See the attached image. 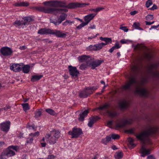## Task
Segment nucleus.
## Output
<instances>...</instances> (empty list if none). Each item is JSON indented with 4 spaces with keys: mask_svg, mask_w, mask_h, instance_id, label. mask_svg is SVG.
Here are the masks:
<instances>
[{
    "mask_svg": "<svg viewBox=\"0 0 159 159\" xmlns=\"http://www.w3.org/2000/svg\"><path fill=\"white\" fill-rule=\"evenodd\" d=\"M138 69L137 66H133L131 68V71L134 74L131 75L129 78V80L126 84L122 87V89L124 90H128L130 89L131 86L134 84L136 88L134 93L137 94L139 95L145 97H147L149 93L146 89L141 88L143 84L147 83L148 80L146 78H143L140 82L138 81L136 79V74Z\"/></svg>",
    "mask_w": 159,
    "mask_h": 159,
    "instance_id": "obj_1",
    "label": "nucleus"
},
{
    "mask_svg": "<svg viewBox=\"0 0 159 159\" xmlns=\"http://www.w3.org/2000/svg\"><path fill=\"white\" fill-rule=\"evenodd\" d=\"M158 130V129L157 127L154 126H149L145 130L136 135V137L143 143L140 149L142 157H144L145 155L150 153L151 149H146L145 148V145L146 144H151L149 136L151 134L156 133Z\"/></svg>",
    "mask_w": 159,
    "mask_h": 159,
    "instance_id": "obj_2",
    "label": "nucleus"
},
{
    "mask_svg": "<svg viewBox=\"0 0 159 159\" xmlns=\"http://www.w3.org/2000/svg\"><path fill=\"white\" fill-rule=\"evenodd\" d=\"M60 136V132L57 130H54L51 131L49 133L46 134L44 137L41 140V144L43 147H45L46 143L45 142L43 143L45 140L47 143L50 145H53L56 143L58 139Z\"/></svg>",
    "mask_w": 159,
    "mask_h": 159,
    "instance_id": "obj_3",
    "label": "nucleus"
},
{
    "mask_svg": "<svg viewBox=\"0 0 159 159\" xmlns=\"http://www.w3.org/2000/svg\"><path fill=\"white\" fill-rule=\"evenodd\" d=\"M38 33L41 34H54L58 38H65L66 36V33H63L60 30H52L49 29H41L38 31Z\"/></svg>",
    "mask_w": 159,
    "mask_h": 159,
    "instance_id": "obj_4",
    "label": "nucleus"
},
{
    "mask_svg": "<svg viewBox=\"0 0 159 159\" xmlns=\"http://www.w3.org/2000/svg\"><path fill=\"white\" fill-rule=\"evenodd\" d=\"M19 149L17 146H11L4 150L2 152L7 157H11L15 155V151H17Z\"/></svg>",
    "mask_w": 159,
    "mask_h": 159,
    "instance_id": "obj_5",
    "label": "nucleus"
},
{
    "mask_svg": "<svg viewBox=\"0 0 159 159\" xmlns=\"http://www.w3.org/2000/svg\"><path fill=\"white\" fill-rule=\"evenodd\" d=\"M43 4L45 5L53 7H66V3L62 1H48L43 2Z\"/></svg>",
    "mask_w": 159,
    "mask_h": 159,
    "instance_id": "obj_6",
    "label": "nucleus"
},
{
    "mask_svg": "<svg viewBox=\"0 0 159 159\" xmlns=\"http://www.w3.org/2000/svg\"><path fill=\"white\" fill-rule=\"evenodd\" d=\"M133 120L132 119H129L124 120L122 122H121L118 120L116 125V128H120L124 127L126 125L130 124L133 123Z\"/></svg>",
    "mask_w": 159,
    "mask_h": 159,
    "instance_id": "obj_7",
    "label": "nucleus"
},
{
    "mask_svg": "<svg viewBox=\"0 0 159 159\" xmlns=\"http://www.w3.org/2000/svg\"><path fill=\"white\" fill-rule=\"evenodd\" d=\"M44 11L45 13H54L56 14H57L55 13L54 12H56L57 13L59 14L60 13H61L62 11L66 12L68 11L67 9H55L45 7L44 8Z\"/></svg>",
    "mask_w": 159,
    "mask_h": 159,
    "instance_id": "obj_8",
    "label": "nucleus"
},
{
    "mask_svg": "<svg viewBox=\"0 0 159 159\" xmlns=\"http://www.w3.org/2000/svg\"><path fill=\"white\" fill-rule=\"evenodd\" d=\"M89 3H80L78 2L70 3L66 5V7L68 8H74L77 7H85L86 5H89Z\"/></svg>",
    "mask_w": 159,
    "mask_h": 159,
    "instance_id": "obj_9",
    "label": "nucleus"
},
{
    "mask_svg": "<svg viewBox=\"0 0 159 159\" xmlns=\"http://www.w3.org/2000/svg\"><path fill=\"white\" fill-rule=\"evenodd\" d=\"M82 133V132L81 129L75 128L73 129L72 131H70L68 132V134L72 136V138H78Z\"/></svg>",
    "mask_w": 159,
    "mask_h": 159,
    "instance_id": "obj_10",
    "label": "nucleus"
},
{
    "mask_svg": "<svg viewBox=\"0 0 159 159\" xmlns=\"http://www.w3.org/2000/svg\"><path fill=\"white\" fill-rule=\"evenodd\" d=\"M11 123L9 121L3 122L0 124L1 130L5 133H7L10 129Z\"/></svg>",
    "mask_w": 159,
    "mask_h": 159,
    "instance_id": "obj_11",
    "label": "nucleus"
},
{
    "mask_svg": "<svg viewBox=\"0 0 159 159\" xmlns=\"http://www.w3.org/2000/svg\"><path fill=\"white\" fill-rule=\"evenodd\" d=\"M0 52L2 54L5 56H7L11 55L13 51L12 49L7 47H3L0 50Z\"/></svg>",
    "mask_w": 159,
    "mask_h": 159,
    "instance_id": "obj_12",
    "label": "nucleus"
},
{
    "mask_svg": "<svg viewBox=\"0 0 159 159\" xmlns=\"http://www.w3.org/2000/svg\"><path fill=\"white\" fill-rule=\"evenodd\" d=\"M23 63L13 64L10 67V69L15 72H18L21 70V66H23Z\"/></svg>",
    "mask_w": 159,
    "mask_h": 159,
    "instance_id": "obj_13",
    "label": "nucleus"
},
{
    "mask_svg": "<svg viewBox=\"0 0 159 159\" xmlns=\"http://www.w3.org/2000/svg\"><path fill=\"white\" fill-rule=\"evenodd\" d=\"M68 69L70 75L73 77L77 76L79 74L76 68L75 67L70 66L68 67Z\"/></svg>",
    "mask_w": 159,
    "mask_h": 159,
    "instance_id": "obj_14",
    "label": "nucleus"
},
{
    "mask_svg": "<svg viewBox=\"0 0 159 159\" xmlns=\"http://www.w3.org/2000/svg\"><path fill=\"white\" fill-rule=\"evenodd\" d=\"M102 63V61L99 60H97L93 61H89V66L91 67V68L93 69H95V68L99 66Z\"/></svg>",
    "mask_w": 159,
    "mask_h": 159,
    "instance_id": "obj_15",
    "label": "nucleus"
},
{
    "mask_svg": "<svg viewBox=\"0 0 159 159\" xmlns=\"http://www.w3.org/2000/svg\"><path fill=\"white\" fill-rule=\"evenodd\" d=\"M92 93V92L91 91H89L88 89V88H87L83 91L80 92L79 96L81 98H86Z\"/></svg>",
    "mask_w": 159,
    "mask_h": 159,
    "instance_id": "obj_16",
    "label": "nucleus"
},
{
    "mask_svg": "<svg viewBox=\"0 0 159 159\" xmlns=\"http://www.w3.org/2000/svg\"><path fill=\"white\" fill-rule=\"evenodd\" d=\"M96 15V14L92 13L85 16L84 17V20L85 21L84 22L87 25L90 21L93 19Z\"/></svg>",
    "mask_w": 159,
    "mask_h": 159,
    "instance_id": "obj_17",
    "label": "nucleus"
},
{
    "mask_svg": "<svg viewBox=\"0 0 159 159\" xmlns=\"http://www.w3.org/2000/svg\"><path fill=\"white\" fill-rule=\"evenodd\" d=\"M78 59L79 61L81 62L85 61L86 62H89L91 60L90 57L86 55H83L79 57Z\"/></svg>",
    "mask_w": 159,
    "mask_h": 159,
    "instance_id": "obj_18",
    "label": "nucleus"
},
{
    "mask_svg": "<svg viewBox=\"0 0 159 159\" xmlns=\"http://www.w3.org/2000/svg\"><path fill=\"white\" fill-rule=\"evenodd\" d=\"M97 117H92L90 118L88 124V126L91 127L96 122L97 120Z\"/></svg>",
    "mask_w": 159,
    "mask_h": 159,
    "instance_id": "obj_19",
    "label": "nucleus"
},
{
    "mask_svg": "<svg viewBox=\"0 0 159 159\" xmlns=\"http://www.w3.org/2000/svg\"><path fill=\"white\" fill-rule=\"evenodd\" d=\"M32 20V19L30 17H25L24 18V20H22L24 27L26 25H28L30 22Z\"/></svg>",
    "mask_w": 159,
    "mask_h": 159,
    "instance_id": "obj_20",
    "label": "nucleus"
},
{
    "mask_svg": "<svg viewBox=\"0 0 159 159\" xmlns=\"http://www.w3.org/2000/svg\"><path fill=\"white\" fill-rule=\"evenodd\" d=\"M129 105L128 102L125 100L119 103V106L122 109L127 108Z\"/></svg>",
    "mask_w": 159,
    "mask_h": 159,
    "instance_id": "obj_21",
    "label": "nucleus"
},
{
    "mask_svg": "<svg viewBox=\"0 0 159 159\" xmlns=\"http://www.w3.org/2000/svg\"><path fill=\"white\" fill-rule=\"evenodd\" d=\"M88 112L89 111L88 110H85L82 113L80 114L79 120L80 121H83L84 120V118L86 116Z\"/></svg>",
    "mask_w": 159,
    "mask_h": 159,
    "instance_id": "obj_22",
    "label": "nucleus"
},
{
    "mask_svg": "<svg viewBox=\"0 0 159 159\" xmlns=\"http://www.w3.org/2000/svg\"><path fill=\"white\" fill-rule=\"evenodd\" d=\"M14 5L16 7H27L29 5V4L25 2H18L14 3Z\"/></svg>",
    "mask_w": 159,
    "mask_h": 159,
    "instance_id": "obj_23",
    "label": "nucleus"
},
{
    "mask_svg": "<svg viewBox=\"0 0 159 159\" xmlns=\"http://www.w3.org/2000/svg\"><path fill=\"white\" fill-rule=\"evenodd\" d=\"M21 70L25 73L27 74L29 73L30 71V66L29 65H24L21 66Z\"/></svg>",
    "mask_w": 159,
    "mask_h": 159,
    "instance_id": "obj_24",
    "label": "nucleus"
},
{
    "mask_svg": "<svg viewBox=\"0 0 159 159\" xmlns=\"http://www.w3.org/2000/svg\"><path fill=\"white\" fill-rule=\"evenodd\" d=\"M121 45H120V44L118 42H116L115 45L112 48H111L109 51V52L111 53L113 51L116 49H118L120 48Z\"/></svg>",
    "mask_w": 159,
    "mask_h": 159,
    "instance_id": "obj_25",
    "label": "nucleus"
},
{
    "mask_svg": "<svg viewBox=\"0 0 159 159\" xmlns=\"http://www.w3.org/2000/svg\"><path fill=\"white\" fill-rule=\"evenodd\" d=\"M107 113L110 117L113 118L117 115V113L116 112L112 110H107Z\"/></svg>",
    "mask_w": 159,
    "mask_h": 159,
    "instance_id": "obj_26",
    "label": "nucleus"
},
{
    "mask_svg": "<svg viewBox=\"0 0 159 159\" xmlns=\"http://www.w3.org/2000/svg\"><path fill=\"white\" fill-rule=\"evenodd\" d=\"M43 76L41 75H35L32 76L31 80L33 82H34L36 81L39 80Z\"/></svg>",
    "mask_w": 159,
    "mask_h": 159,
    "instance_id": "obj_27",
    "label": "nucleus"
},
{
    "mask_svg": "<svg viewBox=\"0 0 159 159\" xmlns=\"http://www.w3.org/2000/svg\"><path fill=\"white\" fill-rule=\"evenodd\" d=\"M105 45V44H104L103 43H101L95 44L96 51L101 49Z\"/></svg>",
    "mask_w": 159,
    "mask_h": 159,
    "instance_id": "obj_28",
    "label": "nucleus"
},
{
    "mask_svg": "<svg viewBox=\"0 0 159 159\" xmlns=\"http://www.w3.org/2000/svg\"><path fill=\"white\" fill-rule=\"evenodd\" d=\"M22 20H16L14 23V24L16 27L19 26L24 28Z\"/></svg>",
    "mask_w": 159,
    "mask_h": 159,
    "instance_id": "obj_29",
    "label": "nucleus"
},
{
    "mask_svg": "<svg viewBox=\"0 0 159 159\" xmlns=\"http://www.w3.org/2000/svg\"><path fill=\"white\" fill-rule=\"evenodd\" d=\"M128 140L129 143V147L131 148H132L135 146V144L133 143L134 141L133 139L131 138H129L128 139Z\"/></svg>",
    "mask_w": 159,
    "mask_h": 159,
    "instance_id": "obj_30",
    "label": "nucleus"
},
{
    "mask_svg": "<svg viewBox=\"0 0 159 159\" xmlns=\"http://www.w3.org/2000/svg\"><path fill=\"white\" fill-rule=\"evenodd\" d=\"M67 16V15L65 13H63L60 16V17L58 18V20L60 22V24L65 19Z\"/></svg>",
    "mask_w": 159,
    "mask_h": 159,
    "instance_id": "obj_31",
    "label": "nucleus"
},
{
    "mask_svg": "<svg viewBox=\"0 0 159 159\" xmlns=\"http://www.w3.org/2000/svg\"><path fill=\"white\" fill-rule=\"evenodd\" d=\"M140 25V24L139 22H135L134 23L132 27L133 28L136 29L143 30V29L139 27Z\"/></svg>",
    "mask_w": 159,
    "mask_h": 159,
    "instance_id": "obj_32",
    "label": "nucleus"
},
{
    "mask_svg": "<svg viewBox=\"0 0 159 159\" xmlns=\"http://www.w3.org/2000/svg\"><path fill=\"white\" fill-rule=\"evenodd\" d=\"M88 66H89V62H86V64H82L80 66L79 68L80 69L83 70L87 68Z\"/></svg>",
    "mask_w": 159,
    "mask_h": 159,
    "instance_id": "obj_33",
    "label": "nucleus"
},
{
    "mask_svg": "<svg viewBox=\"0 0 159 159\" xmlns=\"http://www.w3.org/2000/svg\"><path fill=\"white\" fill-rule=\"evenodd\" d=\"M146 48L145 46L139 44H138L134 46V49L136 50H142L143 48Z\"/></svg>",
    "mask_w": 159,
    "mask_h": 159,
    "instance_id": "obj_34",
    "label": "nucleus"
},
{
    "mask_svg": "<svg viewBox=\"0 0 159 159\" xmlns=\"http://www.w3.org/2000/svg\"><path fill=\"white\" fill-rule=\"evenodd\" d=\"M123 153L121 152H116L115 155V157L116 159H120L122 158Z\"/></svg>",
    "mask_w": 159,
    "mask_h": 159,
    "instance_id": "obj_35",
    "label": "nucleus"
},
{
    "mask_svg": "<svg viewBox=\"0 0 159 159\" xmlns=\"http://www.w3.org/2000/svg\"><path fill=\"white\" fill-rule=\"evenodd\" d=\"M21 105L23 107V110L25 111H26L30 109L29 105L28 103H22L21 104Z\"/></svg>",
    "mask_w": 159,
    "mask_h": 159,
    "instance_id": "obj_36",
    "label": "nucleus"
},
{
    "mask_svg": "<svg viewBox=\"0 0 159 159\" xmlns=\"http://www.w3.org/2000/svg\"><path fill=\"white\" fill-rule=\"evenodd\" d=\"M74 23V21H71L70 20H66L65 22L62 23V25L64 26H66L67 25H71Z\"/></svg>",
    "mask_w": 159,
    "mask_h": 159,
    "instance_id": "obj_37",
    "label": "nucleus"
},
{
    "mask_svg": "<svg viewBox=\"0 0 159 159\" xmlns=\"http://www.w3.org/2000/svg\"><path fill=\"white\" fill-rule=\"evenodd\" d=\"M42 110L39 109L36 111L35 112V117L38 118L40 117L42 114Z\"/></svg>",
    "mask_w": 159,
    "mask_h": 159,
    "instance_id": "obj_38",
    "label": "nucleus"
},
{
    "mask_svg": "<svg viewBox=\"0 0 159 159\" xmlns=\"http://www.w3.org/2000/svg\"><path fill=\"white\" fill-rule=\"evenodd\" d=\"M50 22L51 23H53L55 25H58L60 24V22L58 20L55 19H50Z\"/></svg>",
    "mask_w": 159,
    "mask_h": 159,
    "instance_id": "obj_39",
    "label": "nucleus"
},
{
    "mask_svg": "<svg viewBox=\"0 0 159 159\" xmlns=\"http://www.w3.org/2000/svg\"><path fill=\"white\" fill-rule=\"evenodd\" d=\"M46 111L48 114L54 115L56 114L55 112L53 110L51 109H47L46 110Z\"/></svg>",
    "mask_w": 159,
    "mask_h": 159,
    "instance_id": "obj_40",
    "label": "nucleus"
},
{
    "mask_svg": "<svg viewBox=\"0 0 159 159\" xmlns=\"http://www.w3.org/2000/svg\"><path fill=\"white\" fill-rule=\"evenodd\" d=\"M99 87L98 86H94L90 87H88V89L90 91H91L93 93V91H94L96 90Z\"/></svg>",
    "mask_w": 159,
    "mask_h": 159,
    "instance_id": "obj_41",
    "label": "nucleus"
},
{
    "mask_svg": "<svg viewBox=\"0 0 159 159\" xmlns=\"http://www.w3.org/2000/svg\"><path fill=\"white\" fill-rule=\"evenodd\" d=\"M87 49L90 51H96L95 45H91L87 47Z\"/></svg>",
    "mask_w": 159,
    "mask_h": 159,
    "instance_id": "obj_42",
    "label": "nucleus"
},
{
    "mask_svg": "<svg viewBox=\"0 0 159 159\" xmlns=\"http://www.w3.org/2000/svg\"><path fill=\"white\" fill-rule=\"evenodd\" d=\"M82 22V23L81 24H80L77 27V29L79 30H80L82 28L87 25L85 22Z\"/></svg>",
    "mask_w": 159,
    "mask_h": 159,
    "instance_id": "obj_43",
    "label": "nucleus"
},
{
    "mask_svg": "<svg viewBox=\"0 0 159 159\" xmlns=\"http://www.w3.org/2000/svg\"><path fill=\"white\" fill-rule=\"evenodd\" d=\"M33 141V139L32 138H28L27 139L26 142L25 144H30L32 143Z\"/></svg>",
    "mask_w": 159,
    "mask_h": 159,
    "instance_id": "obj_44",
    "label": "nucleus"
},
{
    "mask_svg": "<svg viewBox=\"0 0 159 159\" xmlns=\"http://www.w3.org/2000/svg\"><path fill=\"white\" fill-rule=\"evenodd\" d=\"M152 4V2L151 0H148L146 2V6L147 7H149Z\"/></svg>",
    "mask_w": 159,
    "mask_h": 159,
    "instance_id": "obj_45",
    "label": "nucleus"
},
{
    "mask_svg": "<svg viewBox=\"0 0 159 159\" xmlns=\"http://www.w3.org/2000/svg\"><path fill=\"white\" fill-rule=\"evenodd\" d=\"M111 135L112 139H117L120 138V136L118 134H112Z\"/></svg>",
    "mask_w": 159,
    "mask_h": 159,
    "instance_id": "obj_46",
    "label": "nucleus"
},
{
    "mask_svg": "<svg viewBox=\"0 0 159 159\" xmlns=\"http://www.w3.org/2000/svg\"><path fill=\"white\" fill-rule=\"evenodd\" d=\"M130 41L128 39H122L120 40V42L122 44H128Z\"/></svg>",
    "mask_w": 159,
    "mask_h": 159,
    "instance_id": "obj_47",
    "label": "nucleus"
},
{
    "mask_svg": "<svg viewBox=\"0 0 159 159\" xmlns=\"http://www.w3.org/2000/svg\"><path fill=\"white\" fill-rule=\"evenodd\" d=\"M105 43H104V44H105V45L108 44L109 43H111L112 42L111 39L110 38H106V39L105 41Z\"/></svg>",
    "mask_w": 159,
    "mask_h": 159,
    "instance_id": "obj_48",
    "label": "nucleus"
},
{
    "mask_svg": "<svg viewBox=\"0 0 159 159\" xmlns=\"http://www.w3.org/2000/svg\"><path fill=\"white\" fill-rule=\"evenodd\" d=\"M39 132L37 131L36 132L34 133H30L29 134V136H33V137H35V136H38L39 135Z\"/></svg>",
    "mask_w": 159,
    "mask_h": 159,
    "instance_id": "obj_49",
    "label": "nucleus"
},
{
    "mask_svg": "<svg viewBox=\"0 0 159 159\" xmlns=\"http://www.w3.org/2000/svg\"><path fill=\"white\" fill-rule=\"evenodd\" d=\"M108 106V105L107 104H105L103 106L98 107V109L99 110H102L103 109L107 108Z\"/></svg>",
    "mask_w": 159,
    "mask_h": 159,
    "instance_id": "obj_50",
    "label": "nucleus"
},
{
    "mask_svg": "<svg viewBox=\"0 0 159 159\" xmlns=\"http://www.w3.org/2000/svg\"><path fill=\"white\" fill-rule=\"evenodd\" d=\"M146 19L147 20H152L153 18V15H148L146 16Z\"/></svg>",
    "mask_w": 159,
    "mask_h": 159,
    "instance_id": "obj_51",
    "label": "nucleus"
},
{
    "mask_svg": "<svg viewBox=\"0 0 159 159\" xmlns=\"http://www.w3.org/2000/svg\"><path fill=\"white\" fill-rule=\"evenodd\" d=\"M120 29L125 32H127L128 30V29L125 26H121L120 28Z\"/></svg>",
    "mask_w": 159,
    "mask_h": 159,
    "instance_id": "obj_52",
    "label": "nucleus"
},
{
    "mask_svg": "<svg viewBox=\"0 0 159 159\" xmlns=\"http://www.w3.org/2000/svg\"><path fill=\"white\" fill-rule=\"evenodd\" d=\"M101 142L102 143L105 144H107V143H108L107 141V139L106 138L105 139H102Z\"/></svg>",
    "mask_w": 159,
    "mask_h": 159,
    "instance_id": "obj_53",
    "label": "nucleus"
},
{
    "mask_svg": "<svg viewBox=\"0 0 159 159\" xmlns=\"http://www.w3.org/2000/svg\"><path fill=\"white\" fill-rule=\"evenodd\" d=\"M6 157L4 154L2 152L0 156V159H7Z\"/></svg>",
    "mask_w": 159,
    "mask_h": 159,
    "instance_id": "obj_54",
    "label": "nucleus"
},
{
    "mask_svg": "<svg viewBox=\"0 0 159 159\" xmlns=\"http://www.w3.org/2000/svg\"><path fill=\"white\" fill-rule=\"evenodd\" d=\"M55 157V156L53 155H50L48 156V157L46 158L47 159H54Z\"/></svg>",
    "mask_w": 159,
    "mask_h": 159,
    "instance_id": "obj_55",
    "label": "nucleus"
},
{
    "mask_svg": "<svg viewBox=\"0 0 159 159\" xmlns=\"http://www.w3.org/2000/svg\"><path fill=\"white\" fill-rule=\"evenodd\" d=\"M159 27V25L157 26H152L151 28L149 29L150 30H151L152 29H157V30H159V28L157 29V28Z\"/></svg>",
    "mask_w": 159,
    "mask_h": 159,
    "instance_id": "obj_56",
    "label": "nucleus"
},
{
    "mask_svg": "<svg viewBox=\"0 0 159 159\" xmlns=\"http://www.w3.org/2000/svg\"><path fill=\"white\" fill-rule=\"evenodd\" d=\"M104 9L103 8L101 7H98L96 8V12H97L100 11H102Z\"/></svg>",
    "mask_w": 159,
    "mask_h": 159,
    "instance_id": "obj_57",
    "label": "nucleus"
},
{
    "mask_svg": "<svg viewBox=\"0 0 159 159\" xmlns=\"http://www.w3.org/2000/svg\"><path fill=\"white\" fill-rule=\"evenodd\" d=\"M106 138L107 139V141L108 142L110 141L112 138L111 135V136H107L106 137Z\"/></svg>",
    "mask_w": 159,
    "mask_h": 159,
    "instance_id": "obj_58",
    "label": "nucleus"
},
{
    "mask_svg": "<svg viewBox=\"0 0 159 159\" xmlns=\"http://www.w3.org/2000/svg\"><path fill=\"white\" fill-rule=\"evenodd\" d=\"M157 65L155 64H152L150 66V70H151L152 69L156 67Z\"/></svg>",
    "mask_w": 159,
    "mask_h": 159,
    "instance_id": "obj_59",
    "label": "nucleus"
},
{
    "mask_svg": "<svg viewBox=\"0 0 159 159\" xmlns=\"http://www.w3.org/2000/svg\"><path fill=\"white\" fill-rule=\"evenodd\" d=\"M157 8V6L155 5H154L153 6L150 8V9L151 10H154Z\"/></svg>",
    "mask_w": 159,
    "mask_h": 159,
    "instance_id": "obj_60",
    "label": "nucleus"
},
{
    "mask_svg": "<svg viewBox=\"0 0 159 159\" xmlns=\"http://www.w3.org/2000/svg\"><path fill=\"white\" fill-rule=\"evenodd\" d=\"M11 107L10 106L7 105L5 107H4L2 109L5 110H7L10 109Z\"/></svg>",
    "mask_w": 159,
    "mask_h": 159,
    "instance_id": "obj_61",
    "label": "nucleus"
},
{
    "mask_svg": "<svg viewBox=\"0 0 159 159\" xmlns=\"http://www.w3.org/2000/svg\"><path fill=\"white\" fill-rule=\"evenodd\" d=\"M89 28L92 29H96V26L94 25H91L89 27Z\"/></svg>",
    "mask_w": 159,
    "mask_h": 159,
    "instance_id": "obj_62",
    "label": "nucleus"
},
{
    "mask_svg": "<svg viewBox=\"0 0 159 159\" xmlns=\"http://www.w3.org/2000/svg\"><path fill=\"white\" fill-rule=\"evenodd\" d=\"M137 11H131L130 12V14L131 15H135L136 14H137Z\"/></svg>",
    "mask_w": 159,
    "mask_h": 159,
    "instance_id": "obj_63",
    "label": "nucleus"
},
{
    "mask_svg": "<svg viewBox=\"0 0 159 159\" xmlns=\"http://www.w3.org/2000/svg\"><path fill=\"white\" fill-rule=\"evenodd\" d=\"M113 123V121H112L111 120L107 122V125H112Z\"/></svg>",
    "mask_w": 159,
    "mask_h": 159,
    "instance_id": "obj_64",
    "label": "nucleus"
}]
</instances>
